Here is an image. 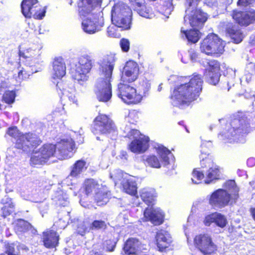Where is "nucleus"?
I'll return each instance as SVG.
<instances>
[{
    "instance_id": "obj_24",
    "label": "nucleus",
    "mask_w": 255,
    "mask_h": 255,
    "mask_svg": "<svg viewBox=\"0 0 255 255\" xmlns=\"http://www.w3.org/2000/svg\"><path fill=\"white\" fill-rule=\"evenodd\" d=\"M144 216L147 220L151 221L155 225H160L163 221L164 215L159 208H147L144 212Z\"/></svg>"
},
{
    "instance_id": "obj_7",
    "label": "nucleus",
    "mask_w": 255,
    "mask_h": 255,
    "mask_svg": "<svg viewBox=\"0 0 255 255\" xmlns=\"http://www.w3.org/2000/svg\"><path fill=\"white\" fill-rule=\"evenodd\" d=\"M92 67L91 57L88 55L81 56L78 63L75 64L74 71L72 72L73 78L77 80L79 84L85 86L89 78L88 74Z\"/></svg>"
},
{
    "instance_id": "obj_30",
    "label": "nucleus",
    "mask_w": 255,
    "mask_h": 255,
    "mask_svg": "<svg viewBox=\"0 0 255 255\" xmlns=\"http://www.w3.org/2000/svg\"><path fill=\"white\" fill-rule=\"evenodd\" d=\"M205 174V183L210 184L215 180H218L221 177V171L219 167L214 164L207 169L204 172Z\"/></svg>"
},
{
    "instance_id": "obj_47",
    "label": "nucleus",
    "mask_w": 255,
    "mask_h": 255,
    "mask_svg": "<svg viewBox=\"0 0 255 255\" xmlns=\"http://www.w3.org/2000/svg\"><path fill=\"white\" fill-rule=\"evenodd\" d=\"M61 98L64 100L68 99L69 101L72 102L74 104H77V99L75 96L74 91L70 92L68 90H64L62 91V96Z\"/></svg>"
},
{
    "instance_id": "obj_45",
    "label": "nucleus",
    "mask_w": 255,
    "mask_h": 255,
    "mask_svg": "<svg viewBox=\"0 0 255 255\" xmlns=\"http://www.w3.org/2000/svg\"><path fill=\"white\" fill-rule=\"evenodd\" d=\"M30 227V224L27 221L22 220H18L15 226V229L18 232H22L27 231Z\"/></svg>"
},
{
    "instance_id": "obj_21",
    "label": "nucleus",
    "mask_w": 255,
    "mask_h": 255,
    "mask_svg": "<svg viewBox=\"0 0 255 255\" xmlns=\"http://www.w3.org/2000/svg\"><path fill=\"white\" fill-rule=\"evenodd\" d=\"M116 59L114 54L107 55L104 57L99 62V69L101 75L112 76Z\"/></svg>"
},
{
    "instance_id": "obj_52",
    "label": "nucleus",
    "mask_w": 255,
    "mask_h": 255,
    "mask_svg": "<svg viewBox=\"0 0 255 255\" xmlns=\"http://www.w3.org/2000/svg\"><path fill=\"white\" fill-rule=\"evenodd\" d=\"M91 230L90 226H88L85 222L80 224L77 228V232L81 236H83L86 233H88Z\"/></svg>"
},
{
    "instance_id": "obj_34",
    "label": "nucleus",
    "mask_w": 255,
    "mask_h": 255,
    "mask_svg": "<svg viewBox=\"0 0 255 255\" xmlns=\"http://www.w3.org/2000/svg\"><path fill=\"white\" fill-rule=\"evenodd\" d=\"M112 76H108V75H101L95 84V90H98L100 92V90H106V89H111L112 90V86L111 84V80ZM101 96V93L98 94Z\"/></svg>"
},
{
    "instance_id": "obj_29",
    "label": "nucleus",
    "mask_w": 255,
    "mask_h": 255,
    "mask_svg": "<svg viewBox=\"0 0 255 255\" xmlns=\"http://www.w3.org/2000/svg\"><path fill=\"white\" fill-rule=\"evenodd\" d=\"M53 77L60 79L66 74V65L61 57L55 58L53 62Z\"/></svg>"
},
{
    "instance_id": "obj_20",
    "label": "nucleus",
    "mask_w": 255,
    "mask_h": 255,
    "mask_svg": "<svg viewBox=\"0 0 255 255\" xmlns=\"http://www.w3.org/2000/svg\"><path fill=\"white\" fill-rule=\"evenodd\" d=\"M139 68L138 64L133 61H128L123 70L122 79L128 82L134 81L138 77Z\"/></svg>"
},
{
    "instance_id": "obj_16",
    "label": "nucleus",
    "mask_w": 255,
    "mask_h": 255,
    "mask_svg": "<svg viewBox=\"0 0 255 255\" xmlns=\"http://www.w3.org/2000/svg\"><path fill=\"white\" fill-rule=\"evenodd\" d=\"M194 242L196 247L204 255H210L216 250V246L207 234L196 236Z\"/></svg>"
},
{
    "instance_id": "obj_35",
    "label": "nucleus",
    "mask_w": 255,
    "mask_h": 255,
    "mask_svg": "<svg viewBox=\"0 0 255 255\" xmlns=\"http://www.w3.org/2000/svg\"><path fill=\"white\" fill-rule=\"evenodd\" d=\"M85 190L87 195L92 194L98 192L103 187L102 184H99L97 182L93 179H89L85 181Z\"/></svg>"
},
{
    "instance_id": "obj_44",
    "label": "nucleus",
    "mask_w": 255,
    "mask_h": 255,
    "mask_svg": "<svg viewBox=\"0 0 255 255\" xmlns=\"http://www.w3.org/2000/svg\"><path fill=\"white\" fill-rule=\"evenodd\" d=\"M107 227L106 222L102 220H95L90 225V229L92 231L104 230Z\"/></svg>"
},
{
    "instance_id": "obj_54",
    "label": "nucleus",
    "mask_w": 255,
    "mask_h": 255,
    "mask_svg": "<svg viewBox=\"0 0 255 255\" xmlns=\"http://www.w3.org/2000/svg\"><path fill=\"white\" fill-rule=\"evenodd\" d=\"M110 177L113 179L116 184H118V181L120 180L121 179L123 178L122 171L119 169L113 171L110 173Z\"/></svg>"
},
{
    "instance_id": "obj_59",
    "label": "nucleus",
    "mask_w": 255,
    "mask_h": 255,
    "mask_svg": "<svg viewBox=\"0 0 255 255\" xmlns=\"http://www.w3.org/2000/svg\"><path fill=\"white\" fill-rule=\"evenodd\" d=\"M130 138L138 139L141 135L140 134V132L137 129H131L130 130L128 134Z\"/></svg>"
},
{
    "instance_id": "obj_10",
    "label": "nucleus",
    "mask_w": 255,
    "mask_h": 255,
    "mask_svg": "<svg viewBox=\"0 0 255 255\" xmlns=\"http://www.w3.org/2000/svg\"><path fill=\"white\" fill-rule=\"evenodd\" d=\"M21 11L26 18L33 17L41 19L45 16L46 10L38 3L37 0H23L21 4Z\"/></svg>"
},
{
    "instance_id": "obj_33",
    "label": "nucleus",
    "mask_w": 255,
    "mask_h": 255,
    "mask_svg": "<svg viewBox=\"0 0 255 255\" xmlns=\"http://www.w3.org/2000/svg\"><path fill=\"white\" fill-rule=\"evenodd\" d=\"M110 196V192L108 190L107 187L105 186L98 192H96L95 200L98 206H102L107 203Z\"/></svg>"
},
{
    "instance_id": "obj_31",
    "label": "nucleus",
    "mask_w": 255,
    "mask_h": 255,
    "mask_svg": "<svg viewBox=\"0 0 255 255\" xmlns=\"http://www.w3.org/2000/svg\"><path fill=\"white\" fill-rule=\"evenodd\" d=\"M121 184L123 190L127 193L131 195H135L137 194V184L133 177L123 178Z\"/></svg>"
},
{
    "instance_id": "obj_12",
    "label": "nucleus",
    "mask_w": 255,
    "mask_h": 255,
    "mask_svg": "<svg viewBox=\"0 0 255 255\" xmlns=\"http://www.w3.org/2000/svg\"><path fill=\"white\" fill-rule=\"evenodd\" d=\"M205 146V143H202L201 144V155L200 157L201 160H200V166L201 168L194 169L192 172V177L191 180L192 182L194 184H199L201 182L202 179H203L205 176L204 172L205 170L214 164L213 161L211 159L207 157L206 156L208 155L209 153L208 151L204 152L203 150L204 147Z\"/></svg>"
},
{
    "instance_id": "obj_43",
    "label": "nucleus",
    "mask_w": 255,
    "mask_h": 255,
    "mask_svg": "<svg viewBox=\"0 0 255 255\" xmlns=\"http://www.w3.org/2000/svg\"><path fill=\"white\" fill-rule=\"evenodd\" d=\"M95 94L98 99L100 101L106 102L108 101L112 97V90L111 89H106V90H100L101 96H99L98 90H95Z\"/></svg>"
},
{
    "instance_id": "obj_38",
    "label": "nucleus",
    "mask_w": 255,
    "mask_h": 255,
    "mask_svg": "<svg viewBox=\"0 0 255 255\" xmlns=\"http://www.w3.org/2000/svg\"><path fill=\"white\" fill-rule=\"evenodd\" d=\"M174 8L172 0H166L162 2L158 7V11L163 14L165 18L169 17V15L171 14Z\"/></svg>"
},
{
    "instance_id": "obj_58",
    "label": "nucleus",
    "mask_w": 255,
    "mask_h": 255,
    "mask_svg": "<svg viewBox=\"0 0 255 255\" xmlns=\"http://www.w3.org/2000/svg\"><path fill=\"white\" fill-rule=\"evenodd\" d=\"M14 206H3L1 210L2 212V216L5 218L7 216L9 215L13 211V208Z\"/></svg>"
},
{
    "instance_id": "obj_8",
    "label": "nucleus",
    "mask_w": 255,
    "mask_h": 255,
    "mask_svg": "<svg viewBox=\"0 0 255 255\" xmlns=\"http://www.w3.org/2000/svg\"><path fill=\"white\" fill-rule=\"evenodd\" d=\"M116 127L109 117L106 115H99L94 121L92 131L95 134L108 135L116 132Z\"/></svg>"
},
{
    "instance_id": "obj_36",
    "label": "nucleus",
    "mask_w": 255,
    "mask_h": 255,
    "mask_svg": "<svg viewBox=\"0 0 255 255\" xmlns=\"http://www.w3.org/2000/svg\"><path fill=\"white\" fill-rule=\"evenodd\" d=\"M181 32L184 35L188 41L193 43L197 42L200 37V32L199 30L196 29V28H195L193 29L188 30L187 29H186L184 27H182L181 28Z\"/></svg>"
},
{
    "instance_id": "obj_14",
    "label": "nucleus",
    "mask_w": 255,
    "mask_h": 255,
    "mask_svg": "<svg viewBox=\"0 0 255 255\" xmlns=\"http://www.w3.org/2000/svg\"><path fill=\"white\" fill-rule=\"evenodd\" d=\"M82 19V27L83 31L88 34H93L100 31L104 25V20L97 14L87 16Z\"/></svg>"
},
{
    "instance_id": "obj_56",
    "label": "nucleus",
    "mask_w": 255,
    "mask_h": 255,
    "mask_svg": "<svg viewBox=\"0 0 255 255\" xmlns=\"http://www.w3.org/2000/svg\"><path fill=\"white\" fill-rule=\"evenodd\" d=\"M107 33L108 36L111 37H117L119 36V34L116 31V28L114 25L108 27Z\"/></svg>"
},
{
    "instance_id": "obj_60",
    "label": "nucleus",
    "mask_w": 255,
    "mask_h": 255,
    "mask_svg": "<svg viewBox=\"0 0 255 255\" xmlns=\"http://www.w3.org/2000/svg\"><path fill=\"white\" fill-rule=\"evenodd\" d=\"M1 203L4 205V206H14V204L11 201V199L7 196H5L2 199Z\"/></svg>"
},
{
    "instance_id": "obj_46",
    "label": "nucleus",
    "mask_w": 255,
    "mask_h": 255,
    "mask_svg": "<svg viewBox=\"0 0 255 255\" xmlns=\"http://www.w3.org/2000/svg\"><path fill=\"white\" fill-rule=\"evenodd\" d=\"M16 94L13 91H6L3 95L2 100L7 104H11L15 101Z\"/></svg>"
},
{
    "instance_id": "obj_63",
    "label": "nucleus",
    "mask_w": 255,
    "mask_h": 255,
    "mask_svg": "<svg viewBox=\"0 0 255 255\" xmlns=\"http://www.w3.org/2000/svg\"><path fill=\"white\" fill-rule=\"evenodd\" d=\"M204 3L209 7H216L217 5V0H204Z\"/></svg>"
},
{
    "instance_id": "obj_2",
    "label": "nucleus",
    "mask_w": 255,
    "mask_h": 255,
    "mask_svg": "<svg viewBox=\"0 0 255 255\" xmlns=\"http://www.w3.org/2000/svg\"><path fill=\"white\" fill-rule=\"evenodd\" d=\"M223 186L225 189H217L210 195L209 204L215 208H222L230 202L235 203L239 197V189L234 180L227 181Z\"/></svg>"
},
{
    "instance_id": "obj_9",
    "label": "nucleus",
    "mask_w": 255,
    "mask_h": 255,
    "mask_svg": "<svg viewBox=\"0 0 255 255\" xmlns=\"http://www.w3.org/2000/svg\"><path fill=\"white\" fill-rule=\"evenodd\" d=\"M224 46L221 39L217 35L212 33L204 38L201 44L200 49L207 55L222 54Z\"/></svg>"
},
{
    "instance_id": "obj_51",
    "label": "nucleus",
    "mask_w": 255,
    "mask_h": 255,
    "mask_svg": "<svg viewBox=\"0 0 255 255\" xmlns=\"http://www.w3.org/2000/svg\"><path fill=\"white\" fill-rule=\"evenodd\" d=\"M6 133L14 138L15 139V141L20 137V136H21L22 134H23L19 132L17 128L15 127L8 128Z\"/></svg>"
},
{
    "instance_id": "obj_55",
    "label": "nucleus",
    "mask_w": 255,
    "mask_h": 255,
    "mask_svg": "<svg viewBox=\"0 0 255 255\" xmlns=\"http://www.w3.org/2000/svg\"><path fill=\"white\" fill-rule=\"evenodd\" d=\"M216 213H214L206 216L204 221L206 226H209L211 223H215Z\"/></svg>"
},
{
    "instance_id": "obj_39",
    "label": "nucleus",
    "mask_w": 255,
    "mask_h": 255,
    "mask_svg": "<svg viewBox=\"0 0 255 255\" xmlns=\"http://www.w3.org/2000/svg\"><path fill=\"white\" fill-rule=\"evenodd\" d=\"M157 153L162 159L161 163L163 166H166L170 164L169 156H172L170 151L163 146H159L157 148Z\"/></svg>"
},
{
    "instance_id": "obj_3",
    "label": "nucleus",
    "mask_w": 255,
    "mask_h": 255,
    "mask_svg": "<svg viewBox=\"0 0 255 255\" xmlns=\"http://www.w3.org/2000/svg\"><path fill=\"white\" fill-rule=\"evenodd\" d=\"M250 122L248 118L243 116L232 120L228 129L223 135L230 143H244L246 141V136L250 132Z\"/></svg>"
},
{
    "instance_id": "obj_32",
    "label": "nucleus",
    "mask_w": 255,
    "mask_h": 255,
    "mask_svg": "<svg viewBox=\"0 0 255 255\" xmlns=\"http://www.w3.org/2000/svg\"><path fill=\"white\" fill-rule=\"evenodd\" d=\"M140 197L142 201L148 206L152 205L156 198V193L154 189L145 188L140 191Z\"/></svg>"
},
{
    "instance_id": "obj_62",
    "label": "nucleus",
    "mask_w": 255,
    "mask_h": 255,
    "mask_svg": "<svg viewBox=\"0 0 255 255\" xmlns=\"http://www.w3.org/2000/svg\"><path fill=\"white\" fill-rule=\"evenodd\" d=\"M246 70L250 74H254L255 73V64L253 63L248 64L246 67Z\"/></svg>"
},
{
    "instance_id": "obj_42",
    "label": "nucleus",
    "mask_w": 255,
    "mask_h": 255,
    "mask_svg": "<svg viewBox=\"0 0 255 255\" xmlns=\"http://www.w3.org/2000/svg\"><path fill=\"white\" fill-rule=\"evenodd\" d=\"M150 87L149 81L146 79H142L139 81V85L137 87V90L138 91V94H141L142 98L143 96H146V95L148 94Z\"/></svg>"
},
{
    "instance_id": "obj_15",
    "label": "nucleus",
    "mask_w": 255,
    "mask_h": 255,
    "mask_svg": "<svg viewBox=\"0 0 255 255\" xmlns=\"http://www.w3.org/2000/svg\"><path fill=\"white\" fill-rule=\"evenodd\" d=\"M102 1V0H80L78 6L81 18L97 14L96 11L100 8Z\"/></svg>"
},
{
    "instance_id": "obj_41",
    "label": "nucleus",
    "mask_w": 255,
    "mask_h": 255,
    "mask_svg": "<svg viewBox=\"0 0 255 255\" xmlns=\"http://www.w3.org/2000/svg\"><path fill=\"white\" fill-rule=\"evenodd\" d=\"M40 55L39 49H32L28 48L23 52L19 50V55L20 57H22L26 60V59H32L38 58Z\"/></svg>"
},
{
    "instance_id": "obj_5",
    "label": "nucleus",
    "mask_w": 255,
    "mask_h": 255,
    "mask_svg": "<svg viewBox=\"0 0 255 255\" xmlns=\"http://www.w3.org/2000/svg\"><path fill=\"white\" fill-rule=\"evenodd\" d=\"M131 16L132 11L130 7L122 2L116 3L111 11L113 24L124 30L130 29Z\"/></svg>"
},
{
    "instance_id": "obj_61",
    "label": "nucleus",
    "mask_w": 255,
    "mask_h": 255,
    "mask_svg": "<svg viewBox=\"0 0 255 255\" xmlns=\"http://www.w3.org/2000/svg\"><path fill=\"white\" fill-rule=\"evenodd\" d=\"M190 60L192 62H195L197 60V54L194 49H191L188 51Z\"/></svg>"
},
{
    "instance_id": "obj_57",
    "label": "nucleus",
    "mask_w": 255,
    "mask_h": 255,
    "mask_svg": "<svg viewBox=\"0 0 255 255\" xmlns=\"http://www.w3.org/2000/svg\"><path fill=\"white\" fill-rule=\"evenodd\" d=\"M120 45L122 50L124 52H127L129 48V42L128 40L123 38L121 40Z\"/></svg>"
},
{
    "instance_id": "obj_25",
    "label": "nucleus",
    "mask_w": 255,
    "mask_h": 255,
    "mask_svg": "<svg viewBox=\"0 0 255 255\" xmlns=\"http://www.w3.org/2000/svg\"><path fill=\"white\" fill-rule=\"evenodd\" d=\"M149 140L148 137L141 135L138 139H134L132 141L129 145V148L132 152H143L148 147Z\"/></svg>"
},
{
    "instance_id": "obj_40",
    "label": "nucleus",
    "mask_w": 255,
    "mask_h": 255,
    "mask_svg": "<svg viewBox=\"0 0 255 255\" xmlns=\"http://www.w3.org/2000/svg\"><path fill=\"white\" fill-rule=\"evenodd\" d=\"M47 161L45 157H44L39 150L35 151L32 154L30 158V163L32 166H36L37 165H42L45 163Z\"/></svg>"
},
{
    "instance_id": "obj_11",
    "label": "nucleus",
    "mask_w": 255,
    "mask_h": 255,
    "mask_svg": "<svg viewBox=\"0 0 255 255\" xmlns=\"http://www.w3.org/2000/svg\"><path fill=\"white\" fill-rule=\"evenodd\" d=\"M136 90L130 85L120 83L118 84L117 95L125 103L136 104L142 100L141 94L136 93Z\"/></svg>"
},
{
    "instance_id": "obj_49",
    "label": "nucleus",
    "mask_w": 255,
    "mask_h": 255,
    "mask_svg": "<svg viewBox=\"0 0 255 255\" xmlns=\"http://www.w3.org/2000/svg\"><path fill=\"white\" fill-rule=\"evenodd\" d=\"M215 223L217 226L222 228L225 227L227 224L226 218L223 215L216 213Z\"/></svg>"
},
{
    "instance_id": "obj_64",
    "label": "nucleus",
    "mask_w": 255,
    "mask_h": 255,
    "mask_svg": "<svg viewBox=\"0 0 255 255\" xmlns=\"http://www.w3.org/2000/svg\"><path fill=\"white\" fill-rule=\"evenodd\" d=\"M252 0H239L237 4L238 5H242V6H245L251 2Z\"/></svg>"
},
{
    "instance_id": "obj_6",
    "label": "nucleus",
    "mask_w": 255,
    "mask_h": 255,
    "mask_svg": "<svg viewBox=\"0 0 255 255\" xmlns=\"http://www.w3.org/2000/svg\"><path fill=\"white\" fill-rule=\"evenodd\" d=\"M200 0H187V5L184 18V24L192 27L201 28L207 21L208 15L200 9H197Z\"/></svg>"
},
{
    "instance_id": "obj_19",
    "label": "nucleus",
    "mask_w": 255,
    "mask_h": 255,
    "mask_svg": "<svg viewBox=\"0 0 255 255\" xmlns=\"http://www.w3.org/2000/svg\"><path fill=\"white\" fill-rule=\"evenodd\" d=\"M232 16L239 24L247 26L255 21V10L253 9L246 11L234 10Z\"/></svg>"
},
{
    "instance_id": "obj_22",
    "label": "nucleus",
    "mask_w": 255,
    "mask_h": 255,
    "mask_svg": "<svg viewBox=\"0 0 255 255\" xmlns=\"http://www.w3.org/2000/svg\"><path fill=\"white\" fill-rule=\"evenodd\" d=\"M129 3L138 14L146 18H152L154 14L152 8L145 5L144 0H129Z\"/></svg>"
},
{
    "instance_id": "obj_48",
    "label": "nucleus",
    "mask_w": 255,
    "mask_h": 255,
    "mask_svg": "<svg viewBox=\"0 0 255 255\" xmlns=\"http://www.w3.org/2000/svg\"><path fill=\"white\" fill-rule=\"evenodd\" d=\"M16 242L15 243H4V253H0V255H16L15 252L14 247H16Z\"/></svg>"
},
{
    "instance_id": "obj_13",
    "label": "nucleus",
    "mask_w": 255,
    "mask_h": 255,
    "mask_svg": "<svg viewBox=\"0 0 255 255\" xmlns=\"http://www.w3.org/2000/svg\"><path fill=\"white\" fill-rule=\"evenodd\" d=\"M41 143L38 136L34 133H26L22 134L15 141V146L17 148L21 149L25 152H29L33 147H35Z\"/></svg>"
},
{
    "instance_id": "obj_28",
    "label": "nucleus",
    "mask_w": 255,
    "mask_h": 255,
    "mask_svg": "<svg viewBox=\"0 0 255 255\" xmlns=\"http://www.w3.org/2000/svg\"><path fill=\"white\" fill-rule=\"evenodd\" d=\"M140 242L136 238H129L125 243L123 250L126 255H137L140 251Z\"/></svg>"
},
{
    "instance_id": "obj_37",
    "label": "nucleus",
    "mask_w": 255,
    "mask_h": 255,
    "mask_svg": "<svg viewBox=\"0 0 255 255\" xmlns=\"http://www.w3.org/2000/svg\"><path fill=\"white\" fill-rule=\"evenodd\" d=\"M226 31L234 43H239L243 40V35L238 27L235 25L229 26Z\"/></svg>"
},
{
    "instance_id": "obj_4",
    "label": "nucleus",
    "mask_w": 255,
    "mask_h": 255,
    "mask_svg": "<svg viewBox=\"0 0 255 255\" xmlns=\"http://www.w3.org/2000/svg\"><path fill=\"white\" fill-rule=\"evenodd\" d=\"M75 147L74 142L71 138L62 139L56 145L46 144L43 145L38 150L47 161L50 157L56 156L59 159L63 160L70 158L73 155Z\"/></svg>"
},
{
    "instance_id": "obj_23",
    "label": "nucleus",
    "mask_w": 255,
    "mask_h": 255,
    "mask_svg": "<svg viewBox=\"0 0 255 255\" xmlns=\"http://www.w3.org/2000/svg\"><path fill=\"white\" fill-rule=\"evenodd\" d=\"M86 162L84 160H77L71 167V170L69 175L64 180L68 185L72 184V181L77 179L80 175L86 169Z\"/></svg>"
},
{
    "instance_id": "obj_26",
    "label": "nucleus",
    "mask_w": 255,
    "mask_h": 255,
    "mask_svg": "<svg viewBox=\"0 0 255 255\" xmlns=\"http://www.w3.org/2000/svg\"><path fill=\"white\" fill-rule=\"evenodd\" d=\"M156 240L157 246L161 252H163L168 248L172 242L170 235L163 230H160L157 232Z\"/></svg>"
},
{
    "instance_id": "obj_27",
    "label": "nucleus",
    "mask_w": 255,
    "mask_h": 255,
    "mask_svg": "<svg viewBox=\"0 0 255 255\" xmlns=\"http://www.w3.org/2000/svg\"><path fill=\"white\" fill-rule=\"evenodd\" d=\"M59 240V235L55 231L48 230L43 233L42 242L47 249H53L57 246Z\"/></svg>"
},
{
    "instance_id": "obj_17",
    "label": "nucleus",
    "mask_w": 255,
    "mask_h": 255,
    "mask_svg": "<svg viewBox=\"0 0 255 255\" xmlns=\"http://www.w3.org/2000/svg\"><path fill=\"white\" fill-rule=\"evenodd\" d=\"M220 76L219 63L214 60L208 62L207 67L204 72V76L207 82L215 85L219 82Z\"/></svg>"
},
{
    "instance_id": "obj_1",
    "label": "nucleus",
    "mask_w": 255,
    "mask_h": 255,
    "mask_svg": "<svg viewBox=\"0 0 255 255\" xmlns=\"http://www.w3.org/2000/svg\"><path fill=\"white\" fill-rule=\"evenodd\" d=\"M203 80L199 74L183 78L180 84L176 86L171 96L174 106L183 108L196 100L202 89Z\"/></svg>"
},
{
    "instance_id": "obj_18",
    "label": "nucleus",
    "mask_w": 255,
    "mask_h": 255,
    "mask_svg": "<svg viewBox=\"0 0 255 255\" xmlns=\"http://www.w3.org/2000/svg\"><path fill=\"white\" fill-rule=\"evenodd\" d=\"M25 67L22 68L18 73V78L19 80L28 78L30 74L39 71L38 58L26 59L24 61Z\"/></svg>"
},
{
    "instance_id": "obj_53",
    "label": "nucleus",
    "mask_w": 255,
    "mask_h": 255,
    "mask_svg": "<svg viewBox=\"0 0 255 255\" xmlns=\"http://www.w3.org/2000/svg\"><path fill=\"white\" fill-rule=\"evenodd\" d=\"M117 242L114 240H108L104 243V247L107 251L112 252L114 250Z\"/></svg>"
},
{
    "instance_id": "obj_50",
    "label": "nucleus",
    "mask_w": 255,
    "mask_h": 255,
    "mask_svg": "<svg viewBox=\"0 0 255 255\" xmlns=\"http://www.w3.org/2000/svg\"><path fill=\"white\" fill-rule=\"evenodd\" d=\"M146 162L149 166L152 167L160 168L161 167V164L158 159L155 155H151L147 157Z\"/></svg>"
}]
</instances>
